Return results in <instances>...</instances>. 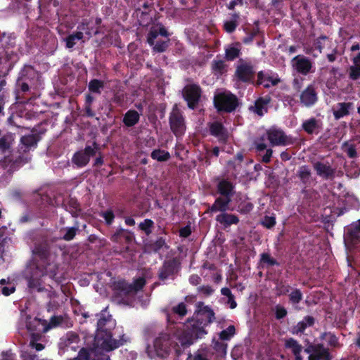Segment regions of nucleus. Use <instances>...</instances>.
<instances>
[{"mask_svg":"<svg viewBox=\"0 0 360 360\" xmlns=\"http://www.w3.org/2000/svg\"><path fill=\"white\" fill-rule=\"evenodd\" d=\"M268 139L273 146L286 145L289 143L288 138L283 131L271 129L267 131Z\"/></svg>","mask_w":360,"mask_h":360,"instance_id":"obj_11","label":"nucleus"},{"mask_svg":"<svg viewBox=\"0 0 360 360\" xmlns=\"http://www.w3.org/2000/svg\"><path fill=\"white\" fill-rule=\"evenodd\" d=\"M14 141V137L12 134L7 133L0 137V150L6 151L10 149Z\"/></svg>","mask_w":360,"mask_h":360,"instance_id":"obj_22","label":"nucleus"},{"mask_svg":"<svg viewBox=\"0 0 360 360\" xmlns=\"http://www.w3.org/2000/svg\"><path fill=\"white\" fill-rule=\"evenodd\" d=\"M221 292L223 295H225L226 297H232L233 294L231 293V290L228 288H224L221 290Z\"/></svg>","mask_w":360,"mask_h":360,"instance_id":"obj_64","label":"nucleus"},{"mask_svg":"<svg viewBox=\"0 0 360 360\" xmlns=\"http://www.w3.org/2000/svg\"><path fill=\"white\" fill-rule=\"evenodd\" d=\"M349 75L352 79H357L360 77V64L350 68Z\"/></svg>","mask_w":360,"mask_h":360,"instance_id":"obj_47","label":"nucleus"},{"mask_svg":"<svg viewBox=\"0 0 360 360\" xmlns=\"http://www.w3.org/2000/svg\"><path fill=\"white\" fill-rule=\"evenodd\" d=\"M232 190V184L227 181H221L218 184L219 192L225 197H230Z\"/></svg>","mask_w":360,"mask_h":360,"instance_id":"obj_29","label":"nucleus"},{"mask_svg":"<svg viewBox=\"0 0 360 360\" xmlns=\"http://www.w3.org/2000/svg\"><path fill=\"white\" fill-rule=\"evenodd\" d=\"M350 103H341L338 104V109L334 110L333 114L336 120H338L349 113V109L351 107Z\"/></svg>","mask_w":360,"mask_h":360,"instance_id":"obj_27","label":"nucleus"},{"mask_svg":"<svg viewBox=\"0 0 360 360\" xmlns=\"http://www.w3.org/2000/svg\"><path fill=\"white\" fill-rule=\"evenodd\" d=\"M235 333V328L233 326H229L226 330H222L219 337L221 340H229Z\"/></svg>","mask_w":360,"mask_h":360,"instance_id":"obj_38","label":"nucleus"},{"mask_svg":"<svg viewBox=\"0 0 360 360\" xmlns=\"http://www.w3.org/2000/svg\"><path fill=\"white\" fill-rule=\"evenodd\" d=\"M302 295L299 290H293L290 294V301L294 304L298 303L302 300Z\"/></svg>","mask_w":360,"mask_h":360,"instance_id":"obj_45","label":"nucleus"},{"mask_svg":"<svg viewBox=\"0 0 360 360\" xmlns=\"http://www.w3.org/2000/svg\"><path fill=\"white\" fill-rule=\"evenodd\" d=\"M89 354L90 351L87 352L86 349L82 348L80 349L77 357L73 360H92V358L89 356Z\"/></svg>","mask_w":360,"mask_h":360,"instance_id":"obj_46","label":"nucleus"},{"mask_svg":"<svg viewBox=\"0 0 360 360\" xmlns=\"http://www.w3.org/2000/svg\"><path fill=\"white\" fill-rule=\"evenodd\" d=\"M263 74L262 72H259L258 74V80L257 82L259 84H263L265 87H269L271 85H276L278 82V80H269L266 81L263 79Z\"/></svg>","mask_w":360,"mask_h":360,"instance_id":"obj_39","label":"nucleus"},{"mask_svg":"<svg viewBox=\"0 0 360 360\" xmlns=\"http://www.w3.org/2000/svg\"><path fill=\"white\" fill-rule=\"evenodd\" d=\"M285 347L286 349H290L295 356V360H303L300 355L302 350V346L293 338H288L284 340Z\"/></svg>","mask_w":360,"mask_h":360,"instance_id":"obj_13","label":"nucleus"},{"mask_svg":"<svg viewBox=\"0 0 360 360\" xmlns=\"http://www.w3.org/2000/svg\"><path fill=\"white\" fill-rule=\"evenodd\" d=\"M205 333L202 326H196L189 321V325L179 334V340L182 346L188 347L193 343L194 340L202 338Z\"/></svg>","mask_w":360,"mask_h":360,"instance_id":"obj_3","label":"nucleus"},{"mask_svg":"<svg viewBox=\"0 0 360 360\" xmlns=\"http://www.w3.org/2000/svg\"><path fill=\"white\" fill-rule=\"evenodd\" d=\"M317 127L316 120L314 118L310 119L303 124L304 129L309 134L313 133L314 129Z\"/></svg>","mask_w":360,"mask_h":360,"instance_id":"obj_36","label":"nucleus"},{"mask_svg":"<svg viewBox=\"0 0 360 360\" xmlns=\"http://www.w3.org/2000/svg\"><path fill=\"white\" fill-rule=\"evenodd\" d=\"M348 234L352 242H360V219L352 224Z\"/></svg>","mask_w":360,"mask_h":360,"instance_id":"obj_24","label":"nucleus"},{"mask_svg":"<svg viewBox=\"0 0 360 360\" xmlns=\"http://www.w3.org/2000/svg\"><path fill=\"white\" fill-rule=\"evenodd\" d=\"M297 176L303 183H307L309 181L311 177L310 169L306 166H302L299 169Z\"/></svg>","mask_w":360,"mask_h":360,"instance_id":"obj_33","label":"nucleus"},{"mask_svg":"<svg viewBox=\"0 0 360 360\" xmlns=\"http://www.w3.org/2000/svg\"><path fill=\"white\" fill-rule=\"evenodd\" d=\"M120 238H123L127 243H130L133 240L134 236L132 233L120 229L112 236V238L114 241L117 242Z\"/></svg>","mask_w":360,"mask_h":360,"instance_id":"obj_26","label":"nucleus"},{"mask_svg":"<svg viewBox=\"0 0 360 360\" xmlns=\"http://www.w3.org/2000/svg\"><path fill=\"white\" fill-rule=\"evenodd\" d=\"M243 3V0H232L229 6H228V8L230 9V10H233L234 9L235 6L238 4H242Z\"/></svg>","mask_w":360,"mask_h":360,"instance_id":"obj_63","label":"nucleus"},{"mask_svg":"<svg viewBox=\"0 0 360 360\" xmlns=\"http://www.w3.org/2000/svg\"><path fill=\"white\" fill-rule=\"evenodd\" d=\"M214 349L221 352V354H225L226 350V345L224 343L217 342L214 344Z\"/></svg>","mask_w":360,"mask_h":360,"instance_id":"obj_56","label":"nucleus"},{"mask_svg":"<svg viewBox=\"0 0 360 360\" xmlns=\"http://www.w3.org/2000/svg\"><path fill=\"white\" fill-rule=\"evenodd\" d=\"M307 327V324L305 321H302L299 322L297 326L294 328V333H302Z\"/></svg>","mask_w":360,"mask_h":360,"instance_id":"obj_54","label":"nucleus"},{"mask_svg":"<svg viewBox=\"0 0 360 360\" xmlns=\"http://www.w3.org/2000/svg\"><path fill=\"white\" fill-rule=\"evenodd\" d=\"M272 155V150L268 149L266 151L265 155L262 157V161L267 163L270 161L271 157Z\"/></svg>","mask_w":360,"mask_h":360,"instance_id":"obj_61","label":"nucleus"},{"mask_svg":"<svg viewBox=\"0 0 360 360\" xmlns=\"http://www.w3.org/2000/svg\"><path fill=\"white\" fill-rule=\"evenodd\" d=\"M76 231L77 229L75 228H70L67 229L65 234L63 236V238L65 240H72L76 234Z\"/></svg>","mask_w":360,"mask_h":360,"instance_id":"obj_51","label":"nucleus"},{"mask_svg":"<svg viewBox=\"0 0 360 360\" xmlns=\"http://www.w3.org/2000/svg\"><path fill=\"white\" fill-rule=\"evenodd\" d=\"M18 86L20 88V91L23 93L29 91V86L27 84H26L25 82H18Z\"/></svg>","mask_w":360,"mask_h":360,"instance_id":"obj_62","label":"nucleus"},{"mask_svg":"<svg viewBox=\"0 0 360 360\" xmlns=\"http://www.w3.org/2000/svg\"><path fill=\"white\" fill-rule=\"evenodd\" d=\"M179 269V262L176 259H173L165 262L160 269L159 278L162 280L167 278L169 276L176 274Z\"/></svg>","mask_w":360,"mask_h":360,"instance_id":"obj_10","label":"nucleus"},{"mask_svg":"<svg viewBox=\"0 0 360 360\" xmlns=\"http://www.w3.org/2000/svg\"><path fill=\"white\" fill-rule=\"evenodd\" d=\"M146 281L143 278H139L132 284L133 293L140 290L145 285Z\"/></svg>","mask_w":360,"mask_h":360,"instance_id":"obj_42","label":"nucleus"},{"mask_svg":"<svg viewBox=\"0 0 360 360\" xmlns=\"http://www.w3.org/2000/svg\"><path fill=\"white\" fill-rule=\"evenodd\" d=\"M151 156L153 159L160 162L166 161L170 157L169 153L168 152L161 150H155L151 153Z\"/></svg>","mask_w":360,"mask_h":360,"instance_id":"obj_35","label":"nucleus"},{"mask_svg":"<svg viewBox=\"0 0 360 360\" xmlns=\"http://www.w3.org/2000/svg\"><path fill=\"white\" fill-rule=\"evenodd\" d=\"M180 236L182 237H188L191 234V229L188 226L184 227L179 231Z\"/></svg>","mask_w":360,"mask_h":360,"instance_id":"obj_60","label":"nucleus"},{"mask_svg":"<svg viewBox=\"0 0 360 360\" xmlns=\"http://www.w3.org/2000/svg\"><path fill=\"white\" fill-rule=\"evenodd\" d=\"M239 16L238 14L234 13L231 16L230 20H227L224 22V27L227 32H233L238 25V21Z\"/></svg>","mask_w":360,"mask_h":360,"instance_id":"obj_31","label":"nucleus"},{"mask_svg":"<svg viewBox=\"0 0 360 360\" xmlns=\"http://www.w3.org/2000/svg\"><path fill=\"white\" fill-rule=\"evenodd\" d=\"M163 247H166V243L165 240L162 238H160L155 243L150 245V248L152 250L155 252H158Z\"/></svg>","mask_w":360,"mask_h":360,"instance_id":"obj_43","label":"nucleus"},{"mask_svg":"<svg viewBox=\"0 0 360 360\" xmlns=\"http://www.w3.org/2000/svg\"><path fill=\"white\" fill-rule=\"evenodd\" d=\"M201 89L196 84H188L183 89V96L190 108H195L201 96Z\"/></svg>","mask_w":360,"mask_h":360,"instance_id":"obj_6","label":"nucleus"},{"mask_svg":"<svg viewBox=\"0 0 360 360\" xmlns=\"http://www.w3.org/2000/svg\"><path fill=\"white\" fill-rule=\"evenodd\" d=\"M343 149L349 158H353L356 156V149L353 145H349L347 143H345Z\"/></svg>","mask_w":360,"mask_h":360,"instance_id":"obj_44","label":"nucleus"},{"mask_svg":"<svg viewBox=\"0 0 360 360\" xmlns=\"http://www.w3.org/2000/svg\"><path fill=\"white\" fill-rule=\"evenodd\" d=\"M96 144L94 148L88 146L84 152L77 153L72 158V162L79 167L84 166L89 162L90 157L96 155Z\"/></svg>","mask_w":360,"mask_h":360,"instance_id":"obj_9","label":"nucleus"},{"mask_svg":"<svg viewBox=\"0 0 360 360\" xmlns=\"http://www.w3.org/2000/svg\"><path fill=\"white\" fill-rule=\"evenodd\" d=\"M239 55V50L235 47H231L226 49V57L228 60H231L237 58Z\"/></svg>","mask_w":360,"mask_h":360,"instance_id":"obj_41","label":"nucleus"},{"mask_svg":"<svg viewBox=\"0 0 360 360\" xmlns=\"http://www.w3.org/2000/svg\"><path fill=\"white\" fill-rule=\"evenodd\" d=\"M103 87V83L98 79H94L89 82V89L95 93H100V89Z\"/></svg>","mask_w":360,"mask_h":360,"instance_id":"obj_37","label":"nucleus"},{"mask_svg":"<svg viewBox=\"0 0 360 360\" xmlns=\"http://www.w3.org/2000/svg\"><path fill=\"white\" fill-rule=\"evenodd\" d=\"M169 123L172 131L176 135H181L185 130L184 118L176 107H174L170 114Z\"/></svg>","mask_w":360,"mask_h":360,"instance_id":"obj_7","label":"nucleus"},{"mask_svg":"<svg viewBox=\"0 0 360 360\" xmlns=\"http://www.w3.org/2000/svg\"><path fill=\"white\" fill-rule=\"evenodd\" d=\"M216 220L225 228L237 224L239 222V219L237 216L225 212L217 215Z\"/></svg>","mask_w":360,"mask_h":360,"instance_id":"obj_14","label":"nucleus"},{"mask_svg":"<svg viewBox=\"0 0 360 360\" xmlns=\"http://www.w3.org/2000/svg\"><path fill=\"white\" fill-rule=\"evenodd\" d=\"M15 287L11 283L8 284V286H3L1 288V292L2 293L6 295H10L15 291Z\"/></svg>","mask_w":360,"mask_h":360,"instance_id":"obj_53","label":"nucleus"},{"mask_svg":"<svg viewBox=\"0 0 360 360\" xmlns=\"http://www.w3.org/2000/svg\"><path fill=\"white\" fill-rule=\"evenodd\" d=\"M293 61L295 62L296 70L304 75L308 73L311 68V62L306 58L296 56L294 58Z\"/></svg>","mask_w":360,"mask_h":360,"instance_id":"obj_16","label":"nucleus"},{"mask_svg":"<svg viewBox=\"0 0 360 360\" xmlns=\"http://www.w3.org/2000/svg\"><path fill=\"white\" fill-rule=\"evenodd\" d=\"M139 120V113L135 110H129L125 114L123 122L127 126L131 127L136 124Z\"/></svg>","mask_w":360,"mask_h":360,"instance_id":"obj_23","label":"nucleus"},{"mask_svg":"<svg viewBox=\"0 0 360 360\" xmlns=\"http://www.w3.org/2000/svg\"><path fill=\"white\" fill-rule=\"evenodd\" d=\"M169 346V337L167 334L161 335L154 342V349L156 354L161 357H164L168 354Z\"/></svg>","mask_w":360,"mask_h":360,"instance_id":"obj_8","label":"nucleus"},{"mask_svg":"<svg viewBox=\"0 0 360 360\" xmlns=\"http://www.w3.org/2000/svg\"><path fill=\"white\" fill-rule=\"evenodd\" d=\"M84 37L83 32L79 31L69 35L65 40L66 42V46L69 49L72 48L77 41L82 39Z\"/></svg>","mask_w":360,"mask_h":360,"instance_id":"obj_30","label":"nucleus"},{"mask_svg":"<svg viewBox=\"0 0 360 360\" xmlns=\"http://www.w3.org/2000/svg\"><path fill=\"white\" fill-rule=\"evenodd\" d=\"M231 202L230 197L218 198L210 207L211 212H224L228 210L229 205Z\"/></svg>","mask_w":360,"mask_h":360,"instance_id":"obj_17","label":"nucleus"},{"mask_svg":"<svg viewBox=\"0 0 360 360\" xmlns=\"http://www.w3.org/2000/svg\"><path fill=\"white\" fill-rule=\"evenodd\" d=\"M153 221L150 219H146L143 222L139 224V227L141 230L144 231L147 234L150 233V227L153 226Z\"/></svg>","mask_w":360,"mask_h":360,"instance_id":"obj_48","label":"nucleus"},{"mask_svg":"<svg viewBox=\"0 0 360 360\" xmlns=\"http://www.w3.org/2000/svg\"><path fill=\"white\" fill-rule=\"evenodd\" d=\"M62 322V318L60 316H54L51 318L49 326L44 329V332L47 331L49 328L58 326Z\"/></svg>","mask_w":360,"mask_h":360,"instance_id":"obj_49","label":"nucleus"},{"mask_svg":"<svg viewBox=\"0 0 360 360\" xmlns=\"http://www.w3.org/2000/svg\"><path fill=\"white\" fill-rule=\"evenodd\" d=\"M110 319V316L103 317L98 321V330L94 339V345L90 349L89 354L92 360H110L109 356L105 352L112 351L120 345L119 342L112 339L111 333L104 328Z\"/></svg>","mask_w":360,"mask_h":360,"instance_id":"obj_1","label":"nucleus"},{"mask_svg":"<svg viewBox=\"0 0 360 360\" xmlns=\"http://www.w3.org/2000/svg\"><path fill=\"white\" fill-rule=\"evenodd\" d=\"M268 103L269 100L259 98L256 101L254 106L250 107V110L257 113L258 115L262 116L267 111L266 105Z\"/></svg>","mask_w":360,"mask_h":360,"instance_id":"obj_20","label":"nucleus"},{"mask_svg":"<svg viewBox=\"0 0 360 360\" xmlns=\"http://www.w3.org/2000/svg\"><path fill=\"white\" fill-rule=\"evenodd\" d=\"M79 342V336L77 334L72 333L67 334V336L64 340V344L65 347L74 350H76L77 348H79V346L77 345Z\"/></svg>","mask_w":360,"mask_h":360,"instance_id":"obj_21","label":"nucleus"},{"mask_svg":"<svg viewBox=\"0 0 360 360\" xmlns=\"http://www.w3.org/2000/svg\"><path fill=\"white\" fill-rule=\"evenodd\" d=\"M30 347L36 351H41L44 349V345L37 342L35 340H32L30 342Z\"/></svg>","mask_w":360,"mask_h":360,"instance_id":"obj_55","label":"nucleus"},{"mask_svg":"<svg viewBox=\"0 0 360 360\" xmlns=\"http://www.w3.org/2000/svg\"><path fill=\"white\" fill-rule=\"evenodd\" d=\"M115 287L119 290L123 295H129L133 293L132 284H129L124 281H118L115 284Z\"/></svg>","mask_w":360,"mask_h":360,"instance_id":"obj_32","label":"nucleus"},{"mask_svg":"<svg viewBox=\"0 0 360 360\" xmlns=\"http://www.w3.org/2000/svg\"><path fill=\"white\" fill-rule=\"evenodd\" d=\"M172 311L180 316H184L186 314L187 310L185 304L180 303L177 306L172 308Z\"/></svg>","mask_w":360,"mask_h":360,"instance_id":"obj_40","label":"nucleus"},{"mask_svg":"<svg viewBox=\"0 0 360 360\" xmlns=\"http://www.w3.org/2000/svg\"><path fill=\"white\" fill-rule=\"evenodd\" d=\"M312 352L316 354L319 356H320L322 360H330L331 357L328 352V349L323 347V346L321 344L314 345L311 347Z\"/></svg>","mask_w":360,"mask_h":360,"instance_id":"obj_28","label":"nucleus"},{"mask_svg":"<svg viewBox=\"0 0 360 360\" xmlns=\"http://www.w3.org/2000/svg\"><path fill=\"white\" fill-rule=\"evenodd\" d=\"M314 169L319 176L325 179L332 177L334 174V170L329 165L321 162L315 163Z\"/></svg>","mask_w":360,"mask_h":360,"instance_id":"obj_19","label":"nucleus"},{"mask_svg":"<svg viewBox=\"0 0 360 360\" xmlns=\"http://www.w3.org/2000/svg\"><path fill=\"white\" fill-rule=\"evenodd\" d=\"M103 215L108 224H110L114 219V214L111 211L106 212Z\"/></svg>","mask_w":360,"mask_h":360,"instance_id":"obj_59","label":"nucleus"},{"mask_svg":"<svg viewBox=\"0 0 360 360\" xmlns=\"http://www.w3.org/2000/svg\"><path fill=\"white\" fill-rule=\"evenodd\" d=\"M37 139L35 135L30 134L22 136L19 145V153L20 154L26 153L32 147H34L37 145Z\"/></svg>","mask_w":360,"mask_h":360,"instance_id":"obj_12","label":"nucleus"},{"mask_svg":"<svg viewBox=\"0 0 360 360\" xmlns=\"http://www.w3.org/2000/svg\"><path fill=\"white\" fill-rule=\"evenodd\" d=\"M210 131L212 134L218 136L220 139H225L226 137V133L223 125L219 122L212 124L210 126Z\"/></svg>","mask_w":360,"mask_h":360,"instance_id":"obj_25","label":"nucleus"},{"mask_svg":"<svg viewBox=\"0 0 360 360\" xmlns=\"http://www.w3.org/2000/svg\"><path fill=\"white\" fill-rule=\"evenodd\" d=\"M236 74L241 80L248 81L253 75L252 68L248 64H243L238 67Z\"/></svg>","mask_w":360,"mask_h":360,"instance_id":"obj_18","label":"nucleus"},{"mask_svg":"<svg viewBox=\"0 0 360 360\" xmlns=\"http://www.w3.org/2000/svg\"><path fill=\"white\" fill-rule=\"evenodd\" d=\"M262 262L271 266L274 265L276 263V261L266 253H263L262 255Z\"/></svg>","mask_w":360,"mask_h":360,"instance_id":"obj_52","label":"nucleus"},{"mask_svg":"<svg viewBox=\"0 0 360 360\" xmlns=\"http://www.w3.org/2000/svg\"><path fill=\"white\" fill-rule=\"evenodd\" d=\"M300 100L301 102L307 106L314 104L317 100L316 93L314 89L311 86H308L302 93Z\"/></svg>","mask_w":360,"mask_h":360,"instance_id":"obj_15","label":"nucleus"},{"mask_svg":"<svg viewBox=\"0 0 360 360\" xmlns=\"http://www.w3.org/2000/svg\"><path fill=\"white\" fill-rule=\"evenodd\" d=\"M147 41L153 46L155 51L164 52L169 41L167 30L161 24L152 26L148 34Z\"/></svg>","mask_w":360,"mask_h":360,"instance_id":"obj_2","label":"nucleus"},{"mask_svg":"<svg viewBox=\"0 0 360 360\" xmlns=\"http://www.w3.org/2000/svg\"><path fill=\"white\" fill-rule=\"evenodd\" d=\"M326 336H328V342L329 345L332 347H337L338 346V340L337 338L331 334L326 335Z\"/></svg>","mask_w":360,"mask_h":360,"instance_id":"obj_58","label":"nucleus"},{"mask_svg":"<svg viewBox=\"0 0 360 360\" xmlns=\"http://www.w3.org/2000/svg\"><path fill=\"white\" fill-rule=\"evenodd\" d=\"M214 103L218 110L233 111L238 105V99L232 94L221 93L214 96Z\"/></svg>","mask_w":360,"mask_h":360,"instance_id":"obj_4","label":"nucleus"},{"mask_svg":"<svg viewBox=\"0 0 360 360\" xmlns=\"http://www.w3.org/2000/svg\"><path fill=\"white\" fill-rule=\"evenodd\" d=\"M275 224H276V220L274 217L266 216L264 217V219L262 221V224L268 229L273 227L275 225Z\"/></svg>","mask_w":360,"mask_h":360,"instance_id":"obj_50","label":"nucleus"},{"mask_svg":"<svg viewBox=\"0 0 360 360\" xmlns=\"http://www.w3.org/2000/svg\"><path fill=\"white\" fill-rule=\"evenodd\" d=\"M199 309L195 313V318L191 320L192 323H195L196 326H205L212 322L214 319V313L213 311L207 306H202L200 303L198 305Z\"/></svg>","mask_w":360,"mask_h":360,"instance_id":"obj_5","label":"nucleus"},{"mask_svg":"<svg viewBox=\"0 0 360 360\" xmlns=\"http://www.w3.org/2000/svg\"><path fill=\"white\" fill-rule=\"evenodd\" d=\"M34 254L39 255L41 258H46L49 255V247L47 244H41L37 245L34 250Z\"/></svg>","mask_w":360,"mask_h":360,"instance_id":"obj_34","label":"nucleus"},{"mask_svg":"<svg viewBox=\"0 0 360 360\" xmlns=\"http://www.w3.org/2000/svg\"><path fill=\"white\" fill-rule=\"evenodd\" d=\"M276 318L277 319H282L284 316H286L287 311L283 307H276Z\"/></svg>","mask_w":360,"mask_h":360,"instance_id":"obj_57","label":"nucleus"}]
</instances>
